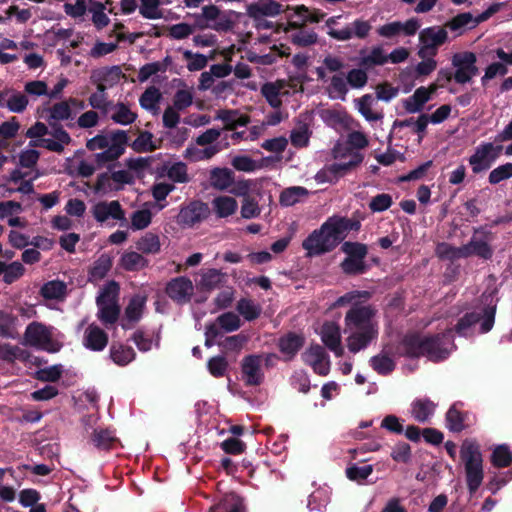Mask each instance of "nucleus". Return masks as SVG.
I'll use <instances>...</instances> for the list:
<instances>
[{
    "mask_svg": "<svg viewBox=\"0 0 512 512\" xmlns=\"http://www.w3.org/2000/svg\"><path fill=\"white\" fill-rule=\"evenodd\" d=\"M369 298L368 291H350L339 297L333 304V307L351 305L344 318L345 332L348 333L347 348L351 353L366 349L379 334L376 310L362 301H367Z\"/></svg>",
    "mask_w": 512,
    "mask_h": 512,
    "instance_id": "f257e3e1",
    "label": "nucleus"
},
{
    "mask_svg": "<svg viewBox=\"0 0 512 512\" xmlns=\"http://www.w3.org/2000/svg\"><path fill=\"white\" fill-rule=\"evenodd\" d=\"M402 349L410 357L425 356L433 362L442 361L455 349L452 330L436 336L408 335L402 341Z\"/></svg>",
    "mask_w": 512,
    "mask_h": 512,
    "instance_id": "f03ea898",
    "label": "nucleus"
},
{
    "mask_svg": "<svg viewBox=\"0 0 512 512\" xmlns=\"http://www.w3.org/2000/svg\"><path fill=\"white\" fill-rule=\"evenodd\" d=\"M348 222L343 218H329L320 229L313 231L304 241L303 248L308 256L321 255L331 251L345 237Z\"/></svg>",
    "mask_w": 512,
    "mask_h": 512,
    "instance_id": "7ed1b4c3",
    "label": "nucleus"
},
{
    "mask_svg": "<svg viewBox=\"0 0 512 512\" xmlns=\"http://www.w3.org/2000/svg\"><path fill=\"white\" fill-rule=\"evenodd\" d=\"M465 480L470 494H474L484 480L483 455L475 439H465L459 450Z\"/></svg>",
    "mask_w": 512,
    "mask_h": 512,
    "instance_id": "20e7f679",
    "label": "nucleus"
},
{
    "mask_svg": "<svg viewBox=\"0 0 512 512\" xmlns=\"http://www.w3.org/2000/svg\"><path fill=\"white\" fill-rule=\"evenodd\" d=\"M128 137L123 130L102 132L87 141V148L91 151L103 150L105 160H116L125 151Z\"/></svg>",
    "mask_w": 512,
    "mask_h": 512,
    "instance_id": "39448f33",
    "label": "nucleus"
},
{
    "mask_svg": "<svg viewBox=\"0 0 512 512\" xmlns=\"http://www.w3.org/2000/svg\"><path fill=\"white\" fill-rule=\"evenodd\" d=\"M495 312V307H489L483 313H467L455 326L456 333L462 337H469L489 332L494 325Z\"/></svg>",
    "mask_w": 512,
    "mask_h": 512,
    "instance_id": "423d86ee",
    "label": "nucleus"
},
{
    "mask_svg": "<svg viewBox=\"0 0 512 512\" xmlns=\"http://www.w3.org/2000/svg\"><path fill=\"white\" fill-rule=\"evenodd\" d=\"M119 285L115 281H110L103 286L97 297L98 319L104 325L114 324L120 314L118 305Z\"/></svg>",
    "mask_w": 512,
    "mask_h": 512,
    "instance_id": "0eeeda50",
    "label": "nucleus"
},
{
    "mask_svg": "<svg viewBox=\"0 0 512 512\" xmlns=\"http://www.w3.org/2000/svg\"><path fill=\"white\" fill-rule=\"evenodd\" d=\"M71 142L70 135L62 128L56 129L52 137L32 140L27 149L22 152L19 160H38L40 154L37 148H45L52 152H61Z\"/></svg>",
    "mask_w": 512,
    "mask_h": 512,
    "instance_id": "6e6552de",
    "label": "nucleus"
},
{
    "mask_svg": "<svg viewBox=\"0 0 512 512\" xmlns=\"http://www.w3.org/2000/svg\"><path fill=\"white\" fill-rule=\"evenodd\" d=\"M24 340L30 346L52 353L59 351L61 347L54 339L53 328L39 322H32L27 326Z\"/></svg>",
    "mask_w": 512,
    "mask_h": 512,
    "instance_id": "1a4fd4ad",
    "label": "nucleus"
},
{
    "mask_svg": "<svg viewBox=\"0 0 512 512\" xmlns=\"http://www.w3.org/2000/svg\"><path fill=\"white\" fill-rule=\"evenodd\" d=\"M448 40V31L444 27L431 26L422 29L419 33V57H435L438 52V47Z\"/></svg>",
    "mask_w": 512,
    "mask_h": 512,
    "instance_id": "9d476101",
    "label": "nucleus"
},
{
    "mask_svg": "<svg viewBox=\"0 0 512 512\" xmlns=\"http://www.w3.org/2000/svg\"><path fill=\"white\" fill-rule=\"evenodd\" d=\"M209 214L210 210L206 203L192 201L187 205L181 206L176 216V222L183 229L192 228L207 219Z\"/></svg>",
    "mask_w": 512,
    "mask_h": 512,
    "instance_id": "9b49d317",
    "label": "nucleus"
},
{
    "mask_svg": "<svg viewBox=\"0 0 512 512\" xmlns=\"http://www.w3.org/2000/svg\"><path fill=\"white\" fill-rule=\"evenodd\" d=\"M335 23V17H331L327 20L329 27L328 35L338 41H347L353 37L364 39L369 35L372 29L370 22L362 19H356L350 25L341 29L332 28L331 25Z\"/></svg>",
    "mask_w": 512,
    "mask_h": 512,
    "instance_id": "f8f14e48",
    "label": "nucleus"
},
{
    "mask_svg": "<svg viewBox=\"0 0 512 512\" xmlns=\"http://www.w3.org/2000/svg\"><path fill=\"white\" fill-rule=\"evenodd\" d=\"M368 145V139L365 134L359 131L351 132L347 139L343 142H338L334 149L335 158H352L362 160L363 156L359 153Z\"/></svg>",
    "mask_w": 512,
    "mask_h": 512,
    "instance_id": "ddd939ff",
    "label": "nucleus"
},
{
    "mask_svg": "<svg viewBox=\"0 0 512 512\" xmlns=\"http://www.w3.org/2000/svg\"><path fill=\"white\" fill-rule=\"evenodd\" d=\"M452 65L455 69L454 79L459 84H465L477 74L476 56L472 52L456 53L452 57Z\"/></svg>",
    "mask_w": 512,
    "mask_h": 512,
    "instance_id": "4468645a",
    "label": "nucleus"
},
{
    "mask_svg": "<svg viewBox=\"0 0 512 512\" xmlns=\"http://www.w3.org/2000/svg\"><path fill=\"white\" fill-rule=\"evenodd\" d=\"M216 119L224 123L225 128L221 131L223 134H228V139H231L232 143H236L244 134V132H234L233 130L244 127L249 123L248 116L237 110H219Z\"/></svg>",
    "mask_w": 512,
    "mask_h": 512,
    "instance_id": "2eb2a0df",
    "label": "nucleus"
},
{
    "mask_svg": "<svg viewBox=\"0 0 512 512\" xmlns=\"http://www.w3.org/2000/svg\"><path fill=\"white\" fill-rule=\"evenodd\" d=\"M318 334L323 344L334 353L336 357L344 354L340 326L337 322L326 321L319 328Z\"/></svg>",
    "mask_w": 512,
    "mask_h": 512,
    "instance_id": "dca6fc26",
    "label": "nucleus"
},
{
    "mask_svg": "<svg viewBox=\"0 0 512 512\" xmlns=\"http://www.w3.org/2000/svg\"><path fill=\"white\" fill-rule=\"evenodd\" d=\"M165 292L173 301L184 304L191 300L194 294V284L186 276L175 277L167 283Z\"/></svg>",
    "mask_w": 512,
    "mask_h": 512,
    "instance_id": "f3484780",
    "label": "nucleus"
},
{
    "mask_svg": "<svg viewBox=\"0 0 512 512\" xmlns=\"http://www.w3.org/2000/svg\"><path fill=\"white\" fill-rule=\"evenodd\" d=\"M420 22L416 18L408 19L405 22L393 21L381 25L376 32L380 37L391 39L400 35L413 36L420 28Z\"/></svg>",
    "mask_w": 512,
    "mask_h": 512,
    "instance_id": "a211bd4d",
    "label": "nucleus"
},
{
    "mask_svg": "<svg viewBox=\"0 0 512 512\" xmlns=\"http://www.w3.org/2000/svg\"><path fill=\"white\" fill-rule=\"evenodd\" d=\"M305 364L309 365L313 371L321 376H326L330 372L331 362L328 354L320 345L310 346L302 355Z\"/></svg>",
    "mask_w": 512,
    "mask_h": 512,
    "instance_id": "6ab92c4d",
    "label": "nucleus"
},
{
    "mask_svg": "<svg viewBox=\"0 0 512 512\" xmlns=\"http://www.w3.org/2000/svg\"><path fill=\"white\" fill-rule=\"evenodd\" d=\"M91 213L95 220L100 224H108L110 220H125V212L122 209L120 203L116 200L109 202L101 201L96 203L92 207Z\"/></svg>",
    "mask_w": 512,
    "mask_h": 512,
    "instance_id": "aec40b11",
    "label": "nucleus"
},
{
    "mask_svg": "<svg viewBox=\"0 0 512 512\" xmlns=\"http://www.w3.org/2000/svg\"><path fill=\"white\" fill-rule=\"evenodd\" d=\"M36 162H20V166L12 172L11 180L20 186L12 188L22 193H30L33 191L32 182L38 177V173L35 169Z\"/></svg>",
    "mask_w": 512,
    "mask_h": 512,
    "instance_id": "412c9836",
    "label": "nucleus"
},
{
    "mask_svg": "<svg viewBox=\"0 0 512 512\" xmlns=\"http://www.w3.org/2000/svg\"><path fill=\"white\" fill-rule=\"evenodd\" d=\"M437 90V85L431 84L428 87L421 86L406 99L402 100L403 108L406 112L414 114L422 111L425 104L429 102Z\"/></svg>",
    "mask_w": 512,
    "mask_h": 512,
    "instance_id": "4be33fe9",
    "label": "nucleus"
},
{
    "mask_svg": "<svg viewBox=\"0 0 512 512\" xmlns=\"http://www.w3.org/2000/svg\"><path fill=\"white\" fill-rule=\"evenodd\" d=\"M108 344L107 333L97 324L91 323L85 327L82 335V345L90 351H103Z\"/></svg>",
    "mask_w": 512,
    "mask_h": 512,
    "instance_id": "5701e85b",
    "label": "nucleus"
},
{
    "mask_svg": "<svg viewBox=\"0 0 512 512\" xmlns=\"http://www.w3.org/2000/svg\"><path fill=\"white\" fill-rule=\"evenodd\" d=\"M262 356L249 355L242 361V377L246 385L256 386L262 383L264 374L261 368Z\"/></svg>",
    "mask_w": 512,
    "mask_h": 512,
    "instance_id": "b1692460",
    "label": "nucleus"
},
{
    "mask_svg": "<svg viewBox=\"0 0 512 512\" xmlns=\"http://www.w3.org/2000/svg\"><path fill=\"white\" fill-rule=\"evenodd\" d=\"M104 116L123 126L130 125L137 119L136 112L132 110L129 104L123 102H112Z\"/></svg>",
    "mask_w": 512,
    "mask_h": 512,
    "instance_id": "393cba45",
    "label": "nucleus"
},
{
    "mask_svg": "<svg viewBox=\"0 0 512 512\" xmlns=\"http://www.w3.org/2000/svg\"><path fill=\"white\" fill-rule=\"evenodd\" d=\"M282 10V5L274 0H259L247 7V14L255 20H260L263 17L277 16Z\"/></svg>",
    "mask_w": 512,
    "mask_h": 512,
    "instance_id": "a878e982",
    "label": "nucleus"
},
{
    "mask_svg": "<svg viewBox=\"0 0 512 512\" xmlns=\"http://www.w3.org/2000/svg\"><path fill=\"white\" fill-rule=\"evenodd\" d=\"M175 107H168L163 114V123L166 127L170 128L169 136L177 145L183 143L188 137V130L186 128H177L180 115Z\"/></svg>",
    "mask_w": 512,
    "mask_h": 512,
    "instance_id": "bb28decb",
    "label": "nucleus"
},
{
    "mask_svg": "<svg viewBox=\"0 0 512 512\" xmlns=\"http://www.w3.org/2000/svg\"><path fill=\"white\" fill-rule=\"evenodd\" d=\"M357 162H333L330 165H326L315 175L317 183H332L342 177L347 170H349Z\"/></svg>",
    "mask_w": 512,
    "mask_h": 512,
    "instance_id": "cd10ccee",
    "label": "nucleus"
},
{
    "mask_svg": "<svg viewBox=\"0 0 512 512\" xmlns=\"http://www.w3.org/2000/svg\"><path fill=\"white\" fill-rule=\"evenodd\" d=\"M155 207V204L146 202L139 209L133 211L130 215V229L140 231L148 228L152 223L154 216L152 209Z\"/></svg>",
    "mask_w": 512,
    "mask_h": 512,
    "instance_id": "c85d7f7f",
    "label": "nucleus"
},
{
    "mask_svg": "<svg viewBox=\"0 0 512 512\" xmlns=\"http://www.w3.org/2000/svg\"><path fill=\"white\" fill-rule=\"evenodd\" d=\"M287 83L283 80L265 83L261 88V93L267 102L275 109L282 104V96L288 94L286 90Z\"/></svg>",
    "mask_w": 512,
    "mask_h": 512,
    "instance_id": "c756f323",
    "label": "nucleus"
},
{
    "mask_svg": "<svg viewBox=\"0 0 512 512\" xmlns=\"http://www.w3.org/2000/svg\"><path fill=\"white\" fill-rule=\"evenodd\" d=\"M5 108L12 113H22L29 104L28 96L25 92L8 87L4 88Z\"/></svg>",
    "mask_w": 512,
    "mask_h": 512,
    "instance_id": "7c9ffc66",
    "label": "nucleus"
},
{
    "mask_svg": "<svg viewBox=\"0 0 512 512\" xmlns=\"http://www.w3.org/2000/svg\"><path fill=\"white\" fill-rule=\"evenodd\" d=\"M123 77L122 70L118 66L105 67L93 72L92 78L97 86L107 90L116 85Z\"/></svg>",
    "mask_w": 512,
    "mask_h": 512,
    "instance_id": "2f4dec72",
    "label": "nucleus"
},
{
    "mask_svg": "<svg viewBox=\"0 0 512 512\" xmlns=\"http://www.w3.org/2000/svg\"><path fill=\"white\" fill-rule=\"evenodd\" d=\"M436 404L428 398L415 399L411 404V415L419 423H425L433 416Z\"/></svg>",
    "mask_w": 512,
    "mask_h": 512,
    "instance_id": "473e14b6",
    "label": "nucleus"
},
{
    "mask_svg": "<svg viewBox=\"0 0 512 512\" xmlns=\"http://www.w3.org/2000/svg\"><path fill=\"white\" fill-rule=\"evenodd\" d=\"M197 287L200 290L210 291L218 288L224 280V274L214 268L202 269L198 272Z\"/></svg>",
    "mask_w": 512,
    "mask_h": 512,
    "instance_id": "72a5a7b5",
    "label": "nucleus"
},
{
    "mask_svg": "<svg viewBox=\"0 0 512 512\" xmlns=\"http://www.w3.org/2000/svg\"><path fill=\"white\" fill-rule=\"evenodd\" d=\"M304 344V338L295 333H289L279 339V350L285 360H291Z\"/></svg>",
    "mask_w": 512,
    "mask_h": 512,
    "instance_id": "f704fd0d",
    "label": "nucleus"
},
{
    "mask_svg": "<svg viewBox=\"0 0 512 512\" xmlns=\"http://www.w3.org/2000/svg\"><path fill=\"white\" fill-rule=\"evenodd\" d=\"M310 192L302 186H291L285 188L279 196V203L283 207H290L302 202L309 196Z\"/></svg>",
    "mask_w": 512,
    "mask_h": 512,
    "instance_id": "c9c22d12",
    "label": "nucleus"
},
{
    "mask_svg": "<svg viewBox=\"0 0 512 512\" xmlns=\"http://www.w3.org/2000/svg\"><path fill=\"white\" fill-rule=\"evenodd\" d=\"M331 489L324 485L315 489L308 498L307 507L310 511L321 512L330 502Z\"/></svg>",
    "mask_w": 512,
    "mask_h": 512,
    "instance_id": "e433bc0d",
    "label": "nucleus"
},
{
    "mask_svg": "<svg viewBox=\"0 0 512 512\" xmlns=\"http://www.w3.org/2000/svg\"><path fill=\"white\" fill-rule=\"evenodd\" d=\"M463 253L465 258L476 255L484 259H489L492 256V250L487 241L475 236H473L467 244L463 245Z\"/></svg>",
    "mask_w": 512,
    "mask_h": 512,
    "instance_id": "4c0bfd02",
    "label": "nucleus"
},
{
    "mask_svg": "<svg viewBox=\"0 0 512 512\" xmlns=\"http://www.w3.org/2000/svg\"><path fill=\"white\" fill-rule=\"evenodd\" d=\"M19 320L11 313L0 311V337L17 339Z\"/></svg>",
    "mask_w": 512,
    "mask_h": 512,
    "instance_id": "58836bf2",
    "label": "nucleus"
},
{
    "mask_svg": "<svg viewBox=\"0 0 512 512\" xmlns=\"http://www.w3.org/2000/svg\"><path fill=\"white\" fill-rule=\"evenodd\" d=\"M229 144L230 142L226 141L210 145H193L191 148H187L186 152L189 156L195 157L198 160L210 159Z\"/></svg>",
    "mask_w": 512,
    "mask_h": 512,
    "instance_id": "ea45409f",
    "label": "nucleus"
},
{
    "mask_svg": "<svg viewBox=\"0 0 512 512\" xmlns=\"http://www.w3.org/2000/svg\"><path fill=\"white\" fill-rule=\"evenodd\" d=\"M212 207L219 218H227L238 209L237 201L230 196H218L212 200Z\"/></svg>",
    "mask_w": 512,
    "mask_h": 512,
    "instance_id": "a19ab883",
    "label": "nucleus"
},
{
    "mask_svg": "<svg viewBox=\"0 0 512 512\" xmlns=\"http://www.w3.org/2000/svg\"><path fill=\"white\" fill-rule=\"evenodd\" d=\"M27 353L20 346L0 341V361L13 364L16 361H24Z\"/></svg>",
    "mask_w": 512,
    "mask_h": 512,
    "instance_id": "79ce46f5",
    "label": "nucleus"
},
{
    "mask_svg": "<svg viewBox=\"0 0 512 512\" xmlns=\"http://www.w3.org/2000/svg\"><path fill=\"white\" fill-rule=\"evenodd\" d=\"M329 98L333 100H345L348 93V84L346 78L341 74L333 75L326 87Z\"/></svg>",
    "mask_w": 512,
    "mask_h": 512,
    "instance_id": "37998d69",
    "label": "nucleus"
},
{
    "mask_svg": "<svg viewBox=\"0 0 512 512\" xmlns=\"http://www.w3.org/2000/svg\"><path fill=\"white\" fill-rule=\"evenodd\" d=\"M374 98L370 94H366L355 100L358 112L368 121L374 122L382 118V114L373 110Z\"/></svg>",
    "mask_w": 512,
    "mask_h": 512,
    "instance_id": "c03bdc74",
    "label": "nucleus"
},
{
    "mask_svg": "<svg viewBox=\"0 0 512 512\" xmlns=\"http://www.w3.org/2000/svg\"><path fill=\"white\" fill-rule=\"evenodd\" d=\"M387 63V54L381 46H374L368 54L361 52L359 64L365 68L382 66Z\"/></svg>",
    "mask_w": 512,
    "mask_h": 512,
    "instance_id": "a18cd8bd",
    "label": "nucleus"
},
{
    "mask_svg": "<svg viewBox=\"0 0 512 512\" xmlns=\"http://www.w3.org/2000/svg\"><path fill=\"white\" fill-rule=\"evenodd\" d=\"M233 180V173L229 169L214 168L210 172L211 186L218 190H227L232 185Z\"/></svg>",
    "mask_w": 512,
    "mask_h": 512,
    "instance_id": "49530a36",
    "label": "nucleus"
},
{
    "mask_svg": "<svg viewBox=\"0 0 512 512\" xmlns=\"http://www.w3.org/2000/svg\"><path fill=\"white\" fill-rule=\"evenodd\" d=\"M112 267V258L102 254L94 263L89 272V280L98 282L102 280Z\"/></svg>",
    "mask_w": 512,
    "mask_h": 512,
    "instance_id": "de8ad7c7",
    "label": "nucleus"
},
{
    "mask_svg": "<svg viewBox=\"0 0 512 512\" xmlns=\"http://www.w3.org/2000/svg\"><path fill=\"white\" fill-rule=\"evenodd\" d=\"M476 24L477 21L473 19L470 13H461L448 21L444 28H448L450 31L455 32V36H459L463 34L468 27L472 28Z\"/></svg>",
    "mask_w": 512,
    "mask_h": 512,
    "instance_id": "09e8293b",
    "label": "nucleus"
},
{
    "mask_svg": "<svg viewBox=\"0 0 512 512\" xmlns=\"http://www.w3.org/2000/svg\"><path fill=\"white\" fill-rule=\"evenodd\" d=\"M110 358L115 364L119 366H125L134 360L135 352L129 346L123 344H113L110 347Z\"/></svg>",
    "mask_w": 512,
    "mask_h": 512,
    "instance_id": "8fccbe9b",
    "label": "nucleus"
},
{
    "mask_svg": "<svg viewBox=\"0 0 512 512\" xmlns=\"http://www.w3.org/2000/svg\"><path fill=\"white\" fill-rule=\"evenodd\" d=\"M243 505L241 499L231 493L223 497V499L210 508L209 512H242Z\"/></svg>",
    "mask_w": 512,
    "mask_h": 512,
    "instance_id": "3c124183",
    "label": "nucleus"
},
{
    "mask_svg": "<svg viewBox=\"0 0 512 512\" xmlns=\"http://www.w3.org/2000/svg\"><path fill=\"white\" fill-rule=\"evenodd\" d=\"M136 248L145 254H157L161 249L160 238L154 233H145L137 241Z\"/></svg>",
    "mask_w": 512,
    "mask_h": 512,
    "instance_id": "603ef678",
    "label": "nucleus"
},
{
    "mask_svg": "<svg viewBox=\"0 0 512 512\" xmlns=\"http://www.w3.org/2000/svg\"><path fill=\"white\" fill-rule=\"evenodd\" d=\"M93 445L100 450H108L116 442L117 438L113 431L108 429H95L92 434Z\"/></svg>",
    "mask_w": 512,
    "mask_h": 512,
    "instance_id": "864d4df0",
    "label": "nucleus"
},
{
    "mask_svg": "<svg viewBox=\"0 0 512 512\" xmlns=\"http://www.w3.org/2000/svg\"><path fill=\"white\" fill-rule=\"evenodd\" d=\"M170 166H165L161 176H167L173 182L184 183L188 181V174L185 162H169Z\"/></svg>",
    "mask_w": 512,
    "mask_h": 512,
    "instance_id": "5fc2aeb1",
    "label": "nucleus"
},
{
    "mask_svg": "<svg viewBox=\"0 0 512 512\" xmlns=\"http://www.w3.org/2000/svg\"><path fill=\"white\" fill-rule=\"evenodd\" d=\"M503 147L494 143H483L479 145L470 160H495L501 155Z\"/></svg>",
    "mask_w": 512,
    "mask_h": 512,
    "instance_id": "6e6d98bb",
    "label": "nucleus"
},
{
    "mask_svg": "<svg viewBox=\"0 0 512 512\" xmlns=\"http://www.w3.org/2000/svg\"><path fill=\"white\" fill-rule=\"evenodd\" d=\"M446 426L453 432H460L465 428V415L458 408V404L452 405L447 411Z\"/></svg>",
    "mask_w": 512,
    "mask_h": 512,
    "instance_id": "4d7b16f0",
    "label": "nucleus"
},
{
    "mask_svg": "<svg viewBox=\"0 0 512 512\" xmlns=\"http://www.w3.org/2000/svg\"><path fill=\"white\" fill-rule=\"evenodd\" d=\"M146 300V296L141 294H137L131 298L125 310L126 318L129 321L135 322L141 318L145 308Z\"/></svg>",
    "mask_w": 512,
    "mask_h": 512,
    "instance_id": "13d9d810",
    "label": "nucleus"
},
{
    "mask_svg": "<svg viewBox=\"0 0 512 512\" xmlns=\"http://www.w3.org/2000/svg\"><path fill=\"white\" fill-rule=\"evenodd\" d=\"M148 261L139 253L131 251L126 252L120 259V265L127 271H137L146 267Z\"/></svg>",
    "mask_w": 512,
    "mask_h": 512,
    "instance_id": "bf43d9fd",
    "label": "nucleus"
},
{
    "mask_svg": "<svg viewBox=\"0 0 512 512\" xmlns=\"http://www.w3.org/2000/svg\"><path fill=\"white\" fill-rule=\"evenodd\" d=\"M491 462L495 467H508L512 463V450L506 444L497 445L492 452Z\"/></svg>",
    "mask_w": 512,
    "mask_h": 512,
    "instance_id": "052dcab7",
    "label": "nucleus"
},
{
    "mask_svg": "<svg viewBox=\"0 0 512 512\" xmlns=\"http://www.w3.org/2000/svg\"><path fill=\"white\" fill-rule=\"evenodd\" d=\"M106 7L101 2H95L89 8L91 21L97 30H102L110 23V18L105 13Z\"/></svg>",
    "mask_w": 512,
    "mask_h": 512,
    "instance_id": "680f3d73",
    "label": "nucleus"
},
{
    "mask_svg": "<svg viewBox=\"0 0 512 512\" xmlns=\"http://www.w3.org/2000/svg\"><path fill=\"white\" fill-rule=\"evenodd\" d=\"M311 131L307 124L299 123L294 127L290 134V140L293 146L304 148L308 145Z\"/></svg>",
    "mask_w": 512,
    "mask_h": 512,
    "instance_id": "e2e57ef3",
    "label": "nucleus"
},
{
    "mask_svg": "<svg viewBox=\"0 0 512 512\" xmlns=\"http://www.w3.org/2000/svg\"><path fill=\"white\" fill-rule=\"evenodd\" d=\"M50 119L55 121H66L73 119L75 113L71 110L69 99L55 103L49 110Z\"/></svg>",
    "mask_w": 512,
    "mask_h": 512,
    "instance_id": "0e129e2a",
    "label": "nucleus"
},
{
    "mask_svg": "<svg viewBox=\"0 0 512 512\" xmlns=\"http://www.w3.org/2000/svg\"><path fill=\"white\" fill-rule=\"evenodd\" d=\"M214 324L224 332H233L240 328L241 320L237 314L226 312L218 316Z\"/></svg>",
    "mask_w": 512,
    "mask_h": 512,
    "instance_id": "69168bd1",
    "label": "nucleus"
},
{
    "mask_svg": "<svg viewBox=\"0 0 512 512\" xmlns=\"http://www.w3.org/2000/svg\"><path fill=\"white\" fill-rule=\"evenodd\" d=\"M370 364L377 373L382 375L389 374L395 368L394 360L384 353L373 356Z\"/></svg>",
    "mask_w": 512,
    "mask_h": 512,
    "instance_id": "338daca9",
    "label": "nucleus"
},
{
    "mask_svg": "<svg viewBox=\"0 0 512 512\" xmlns=\"http://www.w3.org/2000/svg\"><path fill=\"white\" fill-rule=\"evenodd\" d=\"M65 293V283L58 280L49 281L41 288V295L46 299H60L64 297Z\"/></svg>",
    "mask_w": 512,
    "mask_h": 512,
    "instance_id": "774afa93",
    "label": "nucleus"
}]
</instances>
